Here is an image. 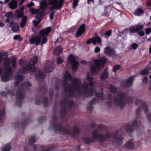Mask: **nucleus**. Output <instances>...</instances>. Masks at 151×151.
<instances>
[{"mask_svg": "<svg viewBox=\"0 0 151 151\" xmlns=\"http://www.w3.org/2000/svg\"><path fill=\"white\" fill-rule=\"evenodd\" d=\"M117 96L118 98H115L114 101L117 105L119 106L122 108L125 105L124 101L125 94L122 93H118Z\"/></svg>", "mask_w": 151, "mask_h": 151, "instance_id": "nucleus-7", "label": "nucleus"}, {"mask_svg": "<svg viewBox=\"0 0 151 151\" xmlns=\"http://www.w3.org/2000/svg\"><path fill=\"white\" fill-rule=\"evenodd\" d=\"M33 22L34 25L35 27H37L39 23H40V21L39 20H38V21H36L35 20H34L33 21Z\"/></svg>", "mask_w": 151, "mask_h": 151, "instance_id": "nucleus-44", "label": "nucleus"}, {"mask_svg": "<svg viewBox=\"0 0 151 151\" xmlns=\"http://www.w3.org/2000/svg\"><path fill=\"white\" fill-rule=\"evenodd\" d=\"M5 114L4 111V110L0 111V120H1L2 116H4Z\"/></svg>", "mask_w": 151, "mask_h": 151, "instance_id": "nucleus-47", "label": "nucleus"}, {"mask_svg": "<svg viewBox=\"0 0 151 151\" xmlns=\"http://www.w3.org/2000/svg\"><path fill=\"white\" fill-rule=\"evenodd\" d=\"M68 61L72 65L73 71H75L77 69L78 65V62L76 60V57L73 55H70L68 58Z\"/></svg>", "mask_w": 151, "mask_h": 151, "instance_id": "nucleus-8", "label": "nucleus"}, {"mask_svg": "<svg viewBox=\"0 0 151 151\" xmlns=\"http://www.w3.org/2000/svg\"><path fill=\"white\" fill-rule=\"evenodd\" d=\"M36 77L37 78H42L44 77V75L43 73L40 71H39L36 73Z\"/></svg>", "mask_w": 151, "mask_h": 151, "instance_id": "nucleus-26", "label": "nucleus"}, {"mask_svg": "<svg viewBox=\"0 0 151 151\" xmlns=\"http://www.w3.org/2000/svg\"><path fill=\"white\" fill-rule=\"evenodd\" d=\"M143 10L140 9H138L136 10L134 12V14L138 16L141 15L143 14Z\"/></svg>", "mask_w": 151, "mask_h": 151, "instance_id": "nucleus-23", "label": "nucleus"}, {"mask_svg": "<svg viewBox=\"0 0 151 151\" xmlns=\"http://www.w3.org/2000/svg\"><path fill=\"white\" fill-rule=\"evenodd\" d=\"M101 42V40L100 37L97 36L96 35L95 37H92V43L95 45L96 43H100Z\"/></svg>", "mask_w": 151, "mask_h": 151, "instance_id": "nucleus-17", "label": "nucleus"}, {"mask_svg": "<svg viewBox=\"0 0 151 151\" xmlns=\"http://www.w3.org/2000/svg\"><path fill=\"white\" fill-rule=\"evenodd\" d=\"M139 103L141 104L144 105V111L145 112H146L147 111V105L145 102H142L141 100H138Z\"/></svg>", "mask_w": 151, "mask_h": 151, "instance_id": "nucleus-34", "label": "nucleus"}, {"mask_svg": "<svg viewBox=\"0 0 151 151\" xmlns=\"http://www.w3.org/2000/svg\"><path fill=\"white\" fill-rule=\"evenodd\" d=\"M64 0H48L49 5L52 6L50 7V10L61 9L63 5Z\"/></svg>", "mask_w": 151, "mask_h": 151, "instance_id": "nucleus-5", "label": "nucleus"}, {"mask_svg": "<svg viewBox=\"0 0 151 151\" xmlns=\"http://www.w3.org/2000/svg\"><path fill=\"white\" fill-rule=\"evenodd\" d=\"M10 25L12 27V30L14 32H17L19 31V25L15 24L13 22H12L10 23Z\"/></svg>", "mask_w": 151, "mask_h": 151, "instance_id": "nucleus-16", "label": "nucleus"}, {"mask_svg": "<svg viewBox=\"0 0 151 151\" xmlns=\"http://www.w3.org/2000/svg\"><path fill=\"white\" fill-rule=\"evenodd\" d=\"M125 129V130L129 132H132V129L129 126L126 127Z\"/></svg>", "mask_w": 151, "mask_h": 151, "instance_id": "nucleus-43", "label": "nucleus"}, {"mask_svg": "<svg viewBox=\"0 0 151 151\" xmlns=\"http://www.w3.org/2000/svg\"><path fill=\"white\" fill-rule=\"evenodd\" d=\"M148 78L147 77H145L142 79V82L143 83H146L148 81Z\"/></svg>", "mask_w": 151, "mask_h": 151, "instance_id": "nucleus-52", "label": "nucleus"}, {"mask_svg": "<svg viewBox=\"0 0 151 151\" xmlns=\"http://www.w3.org/2000/svg\"><path fill=\"white\" fill-rule=\"evenodd\" d=\"M111 9V6L110 5L108 6H106L105 7V11H108V10H109V12H110V10Z\"/></svg>", "mask_w": 151, "mask_h": 151, "instance_id": "nucleus-45", "label": "nucleus"}, {"mask_svg": "<svg viewBox=\"0 0 151 151\" xmlns=\"http://www.w3.org/2000/svg\"><path fill=\"white\" fill-rule=\"evenodd\" d=\"M38 60V57L37 56H34L32 57L30 60L29 62L24 61L23 59H21L19 60V64L23 68L20 69L19 73L21 74H24L25 72L24 70H27L30 72H34L36 70L35 67L34 65L35 64Z\"/></svg>", "mask_w": 151, "mask_h": 151, "instance_id": "nucleus-3", "label": "nucleus"}, {"mask_svg": "<svg viewBox=\"0 0 151 151\" xmlns=\"http://www.w3.org/2000/svg\"><path fill=\"white\" fill-rule=\"evenodd\" d=\"M25 0H22L19 3L20 5L22 4L24 2Z\"/></svg>", "mask_w": 151, "mask_h": 151, "instance_id": "nucleus-60", "label": "nucleus"}, {"mask_svg": "<svg viewBox=\"0 0 151 151\" xmlns=\"http://www.w3.org/2000/svg\"><path fill=\"white\" fill-rule=\"evenodd\" d=\"M27 18V17L26 16H25L23 17L20 24L21 27H22L25 26L26 24Z\"/></svg>", "mask_w": 151, "mask_h": 151, "instance_id": "nucleus-25", "label": "nucleus"}, {"mask_svg": "<svg viewBox=\"0 0 151 151\" xmlns=\"http://www.w3.org/2000/svg\"><path fill=\"white\" fill-rule=\"evenodd\" d=\"M104 53L106 55L111 56L114 53V50L109 46H107L104 49Z\"/></svg>", "mask_w": 151, "mask_h": 151, "instance_id": "nucleus-11", "label": "nucleus"}, {"mask_svg": "<svg viewBox=\"0 0 151 151\" xmlns=\"http://www.w3.org/2000/svg\"><path fill=\"white\" fill-rule=\"evenodd\" d=\"M78 1V0H75L73 2V8H75L77 6Z\"/></svg>", "mask_w": 151, "mask_h": 151, "instance_id": "nucleus-41", "label": "nucleus"}, {"mask_svg": "<svg viewBox=\"0 0 151 151\" xmlns=\"http://www.w3.org/2000/svg\"><path fill=\"white\" fill-rule=\"evenodd\" d=\"M149 78H150V83H151V86H150V91H151V75H150V76Z\"/></svg>", "mask_w": 151, "mask_h": 151, "instance_id": "nucleus-64", "label": "nucleus"}, {"mask_svg": "<svg viewBox=\"0 0 151 151\" xmlns=\"http://www.w3.org/2000/svg\"><path fill=\"white\" fill-rule=\"evenodd\" d=\"M125 147L129 149H133L134 147V145L132 141L127 142L125 145Z\"/></svg>", "mask_w": 151, "mask_h": 151, "instance_id": "nucleus-21", "label": "nucleus"}, {"mask_svg": "<svg viewBox=\"0 0 151 151\" xmlns=\"http://www.w3.org/2000/svg\"><path fill=\"white\" fill-rule=\"evenodd\" d=\"M138 47V45L137 44L134 43L132 45V47L134 49H136Z\"/></svg>", "mask_w": 151, "mask_h": 151, "instance_id": "nucleus-48", "label": "nucleus"}, {"mask_svg": "<svg viewBox=\"0 0 151 151\" xmlns=\"http://www.w3.org/2000/svg\"><path fill=\"white\" fill-rule=\"evenodd\" d=\"M63 60L60 57H58L57 61L58 63L60 64L63 62Z\"/></svg>", "mask_w": 151, "mask_h": 151, "instance_id": "nucleus-49", "label": "nucleus"}, {"mask_svg": "<svg viewBox=\"0 0 151 151\" xmlns=\"http://www.w3.org/2000/svg\"><path fill=\"white\" fill-rule=\"evenodd\" d=\"M135 26L137 31L142 29L144 27L143 25L140 24H136L135 25Z\"/></svg>", "mask_w": 151, "mask_h": 151, "instance_id": "nucleus-29", "label": "nucleus"}, {"mask_svg": "<svg viewBox=\"0 0 151 151\" xmlns=\"http://www.w3.org/2000/svg\"><path fill=\"white\" fill-rule=\"evenodd\" d=\"M85 30V24H82L78 28L76 34V36L78 37L80 36L84 32Z\"/></svg>", "mask_w": 151, "mask_h": 151, "instance_id": "nucleus-12", "label": "nucleus"}, {"mask_svg": "<svg viewBox=\"0 0 151 151\" xmlns=\"http://www.w3.org/2000/svg\"><path fill=\"white\" fill-rule=\"evenodd\" d=\"M92 141H91L88 139H87L86 140H85V142L86 144H88L91 142H92Z\"/></svg>", "mask_w": 151, "mask_h": 151, "instance_id": "nucleus-56", "label": "nucleus"}, {"mask_svg": "<svg viewBox=\"0 0 151 151\" xmlns=\"http://www.w3.org/2000/svg\"><path fill=\"white\" fill-rule=\"evenodd\" d=\"M33 147L34 149V150H37V146H36L35 145H33Z\"/></svg>", "mask_w": 151, "mask_h": 151, "instance_id": "nucleus-61", "label": "nucleus"}, {"mask_svg": "<svg viewBox=\"0 0 151 151\" xmlns=\"http://www.w3.org/2000/svg\"><path fill=\"white\" fill-rule=\"evenodd\" d=\"M40 8L43 10L45 9L47 7V3L44 1L42 2L40 4Z\"/></svg>", "mask_w": 151, "mask_h": 151, "instance_id": "nucleus-27", "label": "nucleus"}, {"mask_svg": "<svg viewBox=\"0 0 151 151\" xmlns=\"http://www.w3.org/2000/svg\"><path fill=\"white\" fill-rule=\"evenodd\" d=\"M138 34L141 36H143L144 35V33L142 31H141L138 32Z\"/></svg>", "mask_w": 151, "mask_h": 151, "instance_id": "nucleus-55", "label": "nucleus"}, {"mask_svg": "<svg viewBox=\"0 0 151 151\" xmlns=\"http://www.w3.org/2000/svg\"><path fill=\"white\" fill-rule=\"evenodd\" d=\"M53 70V68L51 66L47 67L44 68V71L45 72L48 73L52 71Z\"/></svg>", "mask_w": 151, "mask_h": 151, "instance_id": "nucleus-33", "label": "nucleus"}, {"mask_svg": "<svg viewBox=\"0 0 151 151\" xmlns=\"http://www.w3.org/2000/svg\"><path fill=\"white\" fill-rule=\"evenodd\" d=\"M134 78V77H130L128 80H124L122 81V86L125 87L130 86L132 84V82L133 81Z\"/></svg>", "mask_w": 151, "mask_h": 151, "instance_id": "nucleus-9", "label": "nucleus"}, {"mask_svg": "<svg viewBox=\"0 0 151 151\" xmlns=\"http://www.w3.org/2000/svg\"><path fill=\"white\" fill-rule=\"evenodd\" d=\"M137 124V122L135 121H134L132 124V125L133 127H134L136 126Z\"/></svg>", "mask_w": 151, "mask_h": 151, "instance_id": "nucleus-59", "label": "nucleus"}, {"mask_svg": "<svg viewBox=\"0 0 151 151\" xmlns=\"http://www.w3.org/2000/svg\"><path fill=\"white\" fill-rule=\"evenodd\" d=\"M151 29L150 28H148L146 29V33L147 34H149L151 32Z\"/></svg>", "mask_w": 151, "mask_h": 151, "instance_id": "nucleus-51", "label": "nucleus"}, {"mask_svg": "<svg viewBox=\"0 0 151 151\" xmlns=\"http://www.w3.org/2000/svg\"><path fill=\"white\" fill-rule=\"evenodd\" d=\"M6 17H7V18L6 19V22H9L10 19L12 18L13 17V14L11 12H6L5 14Z\"/></svg>", "mask_w": 151, "mask_h": 151, "instance_id": "nucleus-20", "label": "nucleus"}, {"mask_svg": "<svg viewBox=\"0 0 151 151\" xmlns=\"http://www.w3.org/2000/svg\"><path fill=\"white\" fill-rule=\"evenodd\" d=\"M20 36L19 35H16L14 37L13 39L14 40H17L19 38Z\"/></svg>", "mask_w": 151, "mask_h": 151, "instance_id": "nucleus-54", "label": "nucleus"}, {"mask_svg": "<svg viewBox=\"0 0 151 151\" xmlns=\"http://www.w3.org/2000/svg\"><path fill=\"white\" fill-rule=\"evenodd\" d=\"M93 78L88 74L84 80V83L81 84L80 80L76 78H74L72 81L71 87L68 88H64L70 92H77L79 93L83 94L87 96H92L95 91V96L99 99H102L103 96V90L101 89V93H98L95 91L93 88L94 83L93 81Z\"/></svg>", "mask_w": 151, "mask_h": 151, "instance_id": "nucleus-1", "label": "nucleus"}, {"mask_svg": "<svg viewBox=\"0 0 151 151\" xmlns=\"http://www.w3.org/2000/svg\"><path fill=\"white\" fill-rule=\"evenodd\" d=\"M62 49L60 47H58L54 50V53L55 55H59L61 53Z\"/></svg>", "mask_w": 151, "mask_h": 151, "instance_id": "nucleus-22", "label": "nucleus"}, {"mask_svg": "<svg viewBox=\"0 0 151 151\" xmlns=\"http://www.w3.org/2000/svg\"><path fill=\"white\" fill-rule=\"evenodd\" d=\"M35 141V137L34 136L30 138L29 140V143H34Z\"/></svg>", "mask_w": 151, "mask_h": 151, "instance_id": "nucleus-40", "label": "nucleus"}, {"mask_svg": "<svg viewBox=\"0 0 151 151\" xmlns=\"http://www.w3.org/2000/svg\"><path fill=\"white\" fill-rule=\"evenodd\" d=\"M91 42H92V38L91 39H88L86 42V43L88 44H89Z\"/></svg>", "mask_w": 151, "mask_h": 151, "instance_id": "nucleus-57", "label": "nucleus"}, {"mask_svg": "<svg viewBox=\"0 0 151 151\" xmlns=\"http://www.w3.org/2000/svg\"><path fill=\"white\" fill-rule=\"evenodd\" d=\"M111 91L113 93H115L116 92V89L113 86L110 85V86Z\"/></svg>", "mask_w": 151, "mask_h": 151, "instance_id": "nucleus-37", "label": "nucleus"}, {"mask_svg": "<svg viewBox=\"0 0 151 151\" xmlns=\"http://www.w3.org/2000/svg\"><path fill=\"white\" fill-rule=\"evenodd\" d=\"M107 59L104 57H102L100 59L95 60L94 62L95 65L92 66L91 68V70L92 73H95L99 72V70H101L100 67H104Z\"/></svg>", "mask_w": 151, "mask_h": 151, "instance_id": "nucleus-4", "label": "nucleus"}, {"mask_svg": "<svg viewBox=\"0 0 151 151\" xmlns=\"http://www.w3.org/2000/svg\"><path fill=\"white\" fill-rule=\"evenodd\" d=\"M16 96L17 99L20 101L24 97V95L22 90L19 89L16 93Z\"/></svg>", "mask_w": 151, "mask_h": 151, "instance_id": "nucleus-18", "label": "nucleus"}, {"mask_svg": "<svg viewBox=\"0 0 151 151\" xmlns=\"http://www.w3.org/2000/svg\"><path fill=\"white\" fill-rule=\"evenodd\" d=\"M149 73L147 70L146 69H144L143 70L141 71V74L142 75H145Z\"/></svg>", "mask_w": 151, "mask_h": 151, "instance_id": "nucleus-39", "label": "nucleus"}, {"mask_svg": "<svg viewBox=\"0 0 151 151\" xmlns=\"http://www.w3.org/2000/svg\"><path fill=\"white\" fill-rule=\"evenodd\" d=\"M137 31L135 25L129 28V32L131 33H135Z\"/></svg>", "mask_w": 151, "mask_h": 151, "instance_id": "nucleus-31", "label": "nucleus"}, {"mask_svg": "<svg viewBox=\"0 0 151 151\" xmlns=\"http://www.w3.org/2000/svg\"><path fill=\"white\" fill-rule=\"evenodd\" d=\"M113 139L116 142L117 145L121 144L122 143V139L121 138H119L116 137H114Z\"/></svg>", "mask_w": 151, "mask_h": 151, "instance_id": "nucleus-24", "label": "nucleus"}, {"mask_svg": "<svg viewBox=\"0 0 151 151\" xmlns=\"http://www.w3.org/2000/svg\"><path fill=\"white\" fill-rule=\"evenodd\" d=\"M111 31L110 30L106 31L105 34V38H107L108 37H109L111 35Z\"/></svg>", "mask_w": 151, "mask_h": 151, "instance_id": "nucleus-35", "label": "nucleus"}, {"mask_svg": "<svg viewBox=\"0 0 151 151\" xmlns=\"http://www.w3.org/2000/svg\"><path fill=\"white\" fill-rule=\"evenodd\" d=\"M72 79L70 74L69 73L68 71H65V73L64 74L63 77V85H65L66 83L68 80L71 81Z\"/></svg>", "mask_w": 151, "mask_h": 151, "instance_id": "nucleus-10", "label": "nucleus"}, {"mask_svg": "<svg viewBox=\"0 0 151 151\" xmlns=\"http://www.w3.org/2000/svg\"><path fill=\"white\" fill-rule=\"evenodd\" d=\"M34 4L33 2H30L29 4H27V6L29 7H30L31 6H33Z\"/></svg>", "mask_w": 151, "mask_h": 151, "instance_id": "nucleus-53", "label": "nucleus"}, {"mask_svg": "<svg viewBox=\"0 0 151 151\" xmlns=\"http://www.w3.org/2000/svg\"><path fill=\"white\" fill-rule=\"evenodd\" d=\"M15 78L16 80V81L15 83L14 84L15 86H17L18 85L19 83L22 80L23 77L22 76L18 74L15 77Z\"/></svg>", "mask_w": 151, "mask_h": 151, "instance_id": "nucleus-19", "label": "nucleus"}, {"mask_svg": "<svg viewBox=\"0 0 151 151\" xmlns=\"http://www.w3.org/2000/svg\"><path fill=\"white\" fill-rule=\"evenodd\" d=\"M120 66L119 65H115L113 68V71L114 72H116L118 70L120 69Z\"/></svg>", "mask_w": 151, "mask_h": 151, "instance_id": "nucleus-38", "label": "nucleus"}, {"mask_svg": "<svg viewBox=\"0 0 151 151\" xmlns=\"http://www.w3.org/2000/svg\"><path fill=\"white\" fill-rule=\"evenodd\" d=\"M108 77V74L106 72V70H105L103 73L101 77V80L106 79Z\"/></svg>", "mask_w": 151, "mask_h": 151, "instance_id": "nucleus-30", "label": "nucleus"}, {"mask_svg": "<svg viewBox=\"0 0 151 151\" xmlns=\"http://www.w3.org/2000/svg\"><path fill=\"white\" fill-rule=\"evenodd\" d=\"M73 131L75 134H78L79 132V130L76 127H74Z\"/></svg>", "mask_w": 151, "mask_h": 151, "instance_id": "nucleus-42", "label": "nucleus"}, {"mask_svg": "<svg viewBox=\"0 0 151 151\" xmlns=\"http://www.w3.org/2000/svg\"><path fill=\"white\" fill-rule=\"evenodd\" d=\"M4 26V24L3 23L0 22V27H3Z\"/></svg>", "mask_w": 151, "mask_h": 151, "instance_id": "nucleus-63", "label": "nucleus"}, {"mask_svg": "<svg viewBox=\"0 0 151 151\" xmlns=\"http://www.w3.org/2000/svg\"><path fill=\"white\" fill-rule=\"evenodd\" d=\"M92 136L93 138L94 139H98L101 142H103L106 139H110L111 137H112L109 134H107L105 137H104L101 134H98L96 130H94L92 132Z\"/></svg>", "mask_w": 151, "mask_h": 151, "instance_id": "nucleus-6", "label": "nucleus"}, {"mask_svg": "<svg viewBox=\"0 0 151 151\" xmlns=\"http://www.w3.org/2000/svg\"><path fill=\"white\" fill-rule=\"evenodd\" d=\"M100 50V49L99 47H96L94 49V52L96 53L99 52Z\"/></svg>", "mask_w": 151, "mask_h": 151, "instance_id": "nucleus-46", "label": "nucleus"}, {"mask_svg": "<svg viewBox=\"0 0 151 151\" xmlns=\"http://www.w3.org/2000/svg\"><path fill=\"white\" fill-rule=\"evenodd\" d=\"M24 6H23L19 9L17 10L15 13V16L18 18L22 17L24 15Z\"/></svg>", "mask_w": 151, "mask_h": 151, "instance_id": "nucleus-13", "label": "nucleus"}, {"mask_svg": "<svg viewBox=\"0 0 151 151\" xmlns=\"http://www.w3.org/2000/svg\"><path fill=\"white\" fill-rule=\"evenodd\" d=\"M31 86V84L30 83L26 82L22 85V86L23 87V86L24 88H27Z\"/></svg>", "mask_w": 151, "mask_h": 151, "instance_id": "nucleus-36", "label": "nucleus"}, {"mask_svg": "<svg viewBox=\"0 0 151 151\" xmlns=\"http://www.w3.org/2000/svg\"><path fill=\"white\" fill-rule=\"evenodd\" d=\"M147 5L149 6H151V0H149L147 3Z\"/></svg>", "mask_w": 151, "mask_h": 151, "instance_id": "nucleus-58", "label": "nucleus"}, {"mask_svg": "<svg viewBox=\"0 0 151 151\" xmlns=\"http://www.w3.org/2000/svg\"><path fill=\"white\" fill-rule=\"evenodd\" d=\"M148 119L149 120H151V115H149L148 116Z\"/></svg>", "mask_w": 151, "mask_h": 151, "instance_id": "nucleus-62", "label": "nucleus"}, {"mask_svg": "<svg viewBox=\"0 0 151 151\" xmlns=\"http://www.w3.org/2000/svg\"><path fill=\"white\" fill-rule=\"evenodd\" d=\"M51 29V28L49 27L41 30L40 32L39 35L30 38L29 40L30 43L32 44H35V45H38L41 42L42 39L41 45H42L43 44H45L47 41V39L46 36L50 33Z\"/></svg>", "mask_w": 151, "mask_h": 151, "instance_id": "nucleus-2", "label": "nucleus"}, {"mask_svg": "<svg viewBox=\"0 0 151 151\" xmlns=\"http://www.w3.org/2000/svg\"><path fill=\"white\" fill-rule=\"evenodd\" d=\"M10 150V145L9 144H8L4 147L1 151H9Z\"/></svg>", "mask_w": 151, "mask_h": 151, "instance_id": "nucleus-28", "label": "nucleus"}, {"mask_svg": "<svg viewBox=\"0 0 151 151\" xmlns=\"http://www.w3.org/2000/svg\"><path fill=\"white\" fill-rule=\"evenodd\" d=\"M18 2L15 0H12L9 4V8L14 9H16L17 7Z\"/></svg>", "mask_w": 151, "mask_h": 151, "instance_id": "nucleus-14", "label": "nucleus"}, {"mask_svg": "<svg viewBox=\"0 0 151 151\" xmlns=\"http://www.w3.org/2000/svg\"><path fill=\"white\" fill-rule=\"evenodd\" d=\"M38 10H35V9H31L32 12L34 13H37L36 18L37 19H40L41 18L43 17L44 15V12L41 11L40 12H37Z\"/></svg>", "mask_w": 151, "mask_h": 151, "instance_id": "nucleus-15", "label": "nucleus"}, {"mask_svg": "<svg viewBox=\"0 0 151 151\" xmlns=\"http://www.w3.org/2000/svg\"><path fill=\"white\" fill-rule=\"evenodd\" d=\"M55 14V12H54L51 13L50 15V17L51 20H52L53 19L54 15Z\"/></svg>", "mask_w": 151, "mask_h": 151, "instance_id": "nucleus-50", "label": "nucleus"}, {"mask_svg": "<svg viewBox=\"0 0 151 151\" xmlns=\"http://www.w3.org/2000/svg\"><path fill=\"white\" fill-rule=\"evenodd\" d=\"M40 149H41V151H49L50 150H52L53 149V146H51L49 148V150H46L45 147L42 146L40 147H39Z\"/></svg>", "mask_w": 151, "mask_h": 151, "instance_id": "nucleus-32", "label": "nucleus"}]
</instances>
